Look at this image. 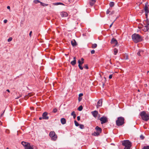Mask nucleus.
<instances>
[{"instance_id":"nucleus-1","label":"nucleus","mask_w":149,"mask_h":149,"mask_svg":"<svg viewBox=\"0 0 149 149\" xmlns=\"http://www.w3.org/2000/svg\"><path fill=\"white\" fill-rule=\"evenodd\" d=\"M132 37L133 40L135 43L140 42L142 40L141 36L138 34H133L132 35Z\"/></svg>"},{"instance_id":"nucleus-2","label":"nucleus","mask_w":149,"mask_h":149,"mask_svg":"<svg viewBox=\"0 0 149 149\" xmlns=\"http://www.w3.org/2000/svg\"><path fill=\"white\" fill-rule=\"evenodd\" d=\"M122 145L125 146L124 149H130L132 146V143L128 140H125L123 141Z\"/></svg>"},{"instance_id":"nucleus-3","label":"nucleus","mask_w":149,"mask_h":149,"mask_svg":"<svg viewBox=\"0 0 149 149\" xmlns=\"http://www.w3.org/2000/svg\"><path fill=\"white\" fill-rule=\"evenodd\" d=\"M116 125L118 126L123 125L125 123V119L122 117H120L117 118L116 121Z\"/></svg>"},{"instance_id":"nucleus-4","label":"nucleus","mask_w":149,"mask_h":149,"mask_svg":"<svg viewBox=\"0 0 149 149\" xmlns=\"http://www.w3.org/2000/svg\"><path fill=\"white\" fill-rule=\"evenodd\" d=\"M140 116L142 119L145 121H147L149 120V114L147 113L144 111L140 113Z\"/></svg>"},{"instance_id":"nucleus-5","label":"nucleus","mask_w":149,"mask_h":149,"mask_svg":"<svg viewBox=\"0 0 149 149\" xmlns=\"http://www.w3.org/2000/svg\"><path fill=\"white\" fill-rule=\"evenodd\" d=\"M50 137L51 138L52 140L55 141L57 138V136L54 131L51 132L49 134Z\"/></svg>"},{"instance_id":"nucleus-6","label":"nucleus","mask_w":149,"mask_h":149,"mask_svg":"<svg viewBox=\"0 0 149 149\" xmlns=\"http://www.w3.org/2000/svg\"><path fill=\"white\" fill-rule=\"evenodd\" d=\"M78 62L79 63L78 66L79 69L81 70H83V67L81 66V65L84 63V59L83 58H81V60L80 61V60H79Z\"/></svg>"},{"instance_id":"nucleus-7","label":"nucleus","mask_w":149,"mask_h":149,"mask_svg":"<svg viewBox=\"0 0 149 149\" xmlns=\"http://www.w3.org/2000/svg\"><path fill=\"white\" fill-rule=\"evenodd\" d=\"M100 120L101 121V124H103L107 122L108 121L107 118L105 116H103L101 117L100 119Z\"/></svg>"},{"instance_id":"nucleus-8","label":"nucleus","mask_w":149,"mask_h":149,"mask_svg":"<svg viewBox=\"0 0 149 149\" xmlns=\"http://www.w3.org/2000/svg\"><path fill=\"white\" fill-rule=\"evenodd\" d=\"M26 146L25 147V149H37V147L34 146H31L30 143H28Z\"/></svg>"},{"instance_id":"nucleus-9","label":"nucleus","mask_w":149,"mask_h":149,"mask_svg":"<svg viewBox=\"0 0 149 149\" xmlns=\"http://www.w3.org/2000/svg\"><path fill=\"white\" fill-rule=\"evenodd\" d=\"M47 114L48 113L46 112L43 113L42 115L43 119L45 120L48 119L49 117L47 116Z\"/></svg>"},{"instance_id":"nucleus-10","label":"nucleus","mask_w":149,"mask_h":149,"mask_svg":"<svg viewBox=\"0 0 149 149\" xmlns=\"http://www.w3.org/2000/svg\"><path fill=\"white\" fill-rule=\"evenodd\" d=\"M111 43L112 44H113L115 46H116L118 44V42L116 39L113 38L111 40Z\"/></svg>"},{"instance_id":"nucleus-11","label":"nucleus","mask_w":149,"mask_h":149,"mask_svg":"<svg viewBox=\"0 0 149 149\" xmlns=\"http://www.w3.org/2000/svg\"><path fill=\"white\" fill-rule=\"evenodd\" d=\"M146 25L144 26V31L146 32L149 29V24L148 22H146Z\"/></svg>"},{"instance_id":"nucleus-12","label":"nucleus","mask_w":149,"mask_h":149,"mask_svg":"<svg viewBox=\"0 0 149 149\" xmlns=\"http://www.w3.org/2000/svg\"><path fill=\"white\" fill-rule=\"evenodd\" d=\"M102 104V99L99 100L97 103V108H98L99 107L101 106Z\"/></svg>"},{"instance_id":"nucleus-13","label":"nucleus","mask_w":149,"mask_h":149,"mask_svg":"<svg viewBox=\"0 0 149 149\" xmlns=\"http://www.w3.org/2000/svg\"><path fill=\"white\" fill-rule=\"evenodd\" d=\"M91 113L93 115V116L96 118L97 117V115L98 113V111H92L91 112Z\"/></svg>"},{"instance_id":"nucleus-14","label":"nucleus","mask_w":149,"mask_h":149,"mask_svg":"<svg viewBox=\"0 0 149 149\" xmlns=\"http://www.w3.org/2000/svg\"><path fill=\"white\" fill-rule=\"evenodd\" d=\"M95 129L97 131V132H98L99 133H101L102 129L98 126H97L95 128Z\"/></svg>"},{"instance_id":"nucleus-15","label":"nucleus","mask_w":149,"mask_h":149,"mask_svg":"<svg viewBox=\"0 0 149 149\" xmlns=\"http://www.w3.org/2000/svg\"><path fill=\"white\" fill-rule=\"evenodd\" d=\"M74 60L70 62V64L73 66L76 63V57H74L73 58Z\"/></svg>"},{"instance_id":"nucleus-16","label":"nucleus","mask_w":149,"mask_h":149,"mask_svg":"<svg viewBox=\"0 0 149 149\" xmlns=\"http://www.w3.org/2000/svg\"><path fill=\"white\" fill-rule=\"evenodd\" d=\"M61 15L62 17H66L68 16V14L66 12H62L61 13Z\"/></svg>"},{"instance_id":"nucleus-17","label":"nucleus","mask_w":149,"mask_h":149,"mask_svg":"<svg viewBox=\"0 0 149 149\" xmlns=\"http://www.w3.org/2000/svg\"><path fill=\"white\" fill-rule=\"evenodd\" d=\"M147 4H148V3H146V4H145V8H144V9L145 11V13H149V11L148 10V7L147 6Z\"/></svg>"},{"instance_id":"nucleus-18","label":"nucleus","mask_w":149,"mask_h":149,"mask_svg":"<svg viewBox=\"0 0 149 149\" xmlns=\"http://www.w3.org/2000/svg\"><path fill=\"white\" fill-rule=\"evenodd\" d=\"M61 122L63 125L65 124L66 123V119L64 118H62L61 119Z\"/></svg>"},{"instance_id":"nucleus-19","label":"nucleus","mask_w":149,"mask_h":149,"mask_svg":"<svg viewBox=\"0 0 149 149\" xmlns=\"http://www.w3.org/2000/svg\"><path fill=\"white\" fill-rule=\"evenodd\" d=\"M96 0H90V5L91 6H93L96 1Z\"/></svg>"},{"instance_id":"nucleus-20","label":"nucleus","mask_w":149,"mask_h":149,"mask_svg":"<svg viewBox=\"0 0 149 149\" xmlns=\"http://www.w3.org/2000/svg\"><path fill=\"white\" fill-rule=\"evenodd\" d=\"M71 43L72 45L73 46H75L77 45L76 41L74 40L71 41Z\"/></svg>"},{"instance_id":"nucleus-21","label":"nucleus","mask_w":149,"mask_h":149,"mask_svg":"<svg viewBox=\"0 0 149 149\" xmlns=\"http://www.w3.org/2000/svg\"><path fill=\"white\" fill-rule=\"evenodd\" d=\"M33 95L31 93H29L28 94V95H26L24 97V99L25 100H26L27 98L29 97H30L31 96Z\"/></svg>"},{"instance_id":"nucleus-22","label":"nucleus","mask_w":149,"mask_h":149,"mask_svg":"<svg viewBox=\"0 0 149 149\" xmlns=\"http://www.w3.org/2000/svg\"><path fill=\"white\" fill-rule=\"evenodd\" d=\"M100 134V133H99L97 132H94L92 134V135L95 136H98Z\"/></svg>"},{"instance_id":"nucleus-23","label":"nucleus","mask_w":149,"mask_h":149,"mask_svg":"<svg viewBox=\"0 0 149 149\" xmlns=\"http://www.w3.org/2000/svg\"><path fill=\"white\" fill-rule=\"evenodd\" d=\"M143 50H140L137 53V55L139 56H141V54H143Z\"/></svg>"},{"instance_id":"nucleus-24","label":"nucleus","mask_w":149,"mask_h":149,"mask_svg":"<svg viewBox=\"0 0 149 149\" xmlns=\"http://www.w3.org/2000/svg\"><path fill=\"white\" fill-rule=\"evenodd\" d=\"M71 115L72 116H73L74 118L75 119V118L76 117V114H75V112L74 111H72L71 113Z\"/></svg>"},{"instance_id":"nucleus-25","label":"nucleus","mask_w":149,"mask_h":149,"mask_svg":"<svg viewBox=\"0 0 149 149\" xmlns=\"http://www.w3.org/2000/svg\"><path fill=\"white\" fill-rule=\"evenodd\" d=\"M97 45L96 44L94 43L92 44L91 47L93 48H95L97 47Z\"/></svg>"},{"instance_id":"nucleus-26","label":"nucleus","mask_w":149,"mask_h":149,"mask_svg":"<svg viewBox=\"0 0 149 149\" xmlns=\"http://www.w3.org/2000/svg\"><path fill=\"white\" fill-rule=\"evenodd\" d=\"M28 143L25 142L24 141H22L21 143V144H22V145L24 147L27 146L26 145L28 144Z\"/></svg>"},{"instance_id":"nucleus-27","label":"nucleus","mask_w":149,"mask_h":149,"mask_svg":"<svg viewBox=\"0 0 149 149\" xmlns=\"http://www.w3.org/2000/svg\"><path fill=\"white\" fill-rule=\"evenodd\" d=\"M114 55H116L118 52V50L116 48H114Z\"/></svg>"},{"instance_id":"nucleus-28","label":"nucleus","mask_w":149,"mask_h":149,"mask_svg":"<svg viewBox=\"0 0 149 149\" xmlns=\"http://www.w3.org/2000/svg\"><path fill=\"white\" fill-rule=\"evenodd\" d=\"M109 5L110 7H112L114 5V3L113 2H111L109 3Z\"/></svg>"},{"instance_id":"nucleus-29","label":"nucleus","mask_w":149,"mask_h":149,"mask_svg":"<svg viewBox=\"0 0 149 149\" xmlns=\"http://www.w3.org/2000/svg\"><path fill=\"white\" fill-rule=\"evenodd\" d=\"M40 4L43 6H46L48 5V4L44 3L42 2H40Z\"/></svg>"},{"instance_id":"nucleus-30","label":"nucleus","mask_w":149,"mask_h":149,"mask_svg":"<svg viewBox=\"0 0 149 149\" xmlns=\"http://www.w3.org/2000/svg\"><path fill=\"white\" fill-rule=\"evenodd\" d=\"M83 109V107L82 105L80 106L78 109V110L79 111H81Z\"/></svg>"},{"instance_id":"nucleus-31","label":"nucleus","mask_w":149,"mask_h":149,"mask_svg":"<svg viewBox=\"0 0 149 149\" xmlns=\"http://www.w3.org/2000/svg\"><path fill=\"white\" fill-rule=\"evenodd\" d=\"M79 127L81 129H83L84 128V125L82 124H79Z\"/></svg>"},{"instance_id":"nucleus-32","label":"nucleus","mask_w":149,"mask_h":149,"mask_svg":"<svg viewBox=\"0 0 149 149\" xmlns=\"http://www.w3.org/2000/svg\"><path fill=\"white\" fill-rule=\"evenodd\" d=\"M33 2L34 3L36 4H37L38 3L41 2L39 0H34L33 1Z\"/></svg>"},{"instance_id":"nucleus-33","label":"nucleus","mask_w":149,"mask_h":149,"mask_svg":"<svg viewBox=\"0 0 149 149\" xmlns=\"http://www.w3.org/2000/svg\"><path fill=\"white\" fill-rule=\"evenodd\" d=\"M74 123L75 124V125L76 126H78L79 125V123L76 121L75 120L74 121Z\"/></svg>"},{"instance_id":"nucleus-34","label":"nucleus","mask_w":149,"mask_h":149,"mask_svg":"<svg viewBox=\"0 0 149 149\" xmlns=\"http://www.w3.org/2000/svg\"><path fill=\"white\" fill-rule=\"evenodd\" d=\"M142 149H149V146H144L143 147Z\"/></svg>"},{"instance_id":"nucleus-35","label":"nucleus","mask_w":149,"mask_h":149,"mask_svg":"<svg viewBox=\"0 0 149 149\" xmlns=\"http://www.w3.org/2000/svg\"><path fill=\"white\" fill-rule=\"evenodd\" d=\"M84 68H85L86 69H88V67L87 64H86L84 66Z\"/></svg>"},{"instance_id":"nucleus-36","label":"nucleus","mask_w":149,"mask_h":149,"mask_svg":"<svg viewBox=\"0 0 149 149\" xmlns=\"http://www.w3.org/2000/svg\"><path fill=\"white\" fill-rule=\"evenodd\" d=\"M124 58L125 59H128V56L126 54L124 56Z\"/></svg>"},{"instance_id":"nucleus-37","label":"nucleus","mask_w":149,"mask_h":149,"mask_svg":"<svg viewBox=\"0 0 149 149\" xmlns=\"http://www.w3.org/2000/svg\"><path fill=\"white\" fill-rule=\"evenodd\" d=\"M57 109L56 108H54L53 109V112L54 113H56L57 111Z\"/></svg>"},{"instance_id":"nucleus-38","label":"nucleus","mask_w":149,"mask_h":149,"mask_svg":"<svg viewBox=\"0 0 149 149\" xmlns=\"http://www.w3.org/2000/svg\"><path fill=\"white\" fill-rule=\"evenodd\" d=\"M12 37H10L9 38H8V42H10L12 41Z\"/></svg>"},{"instance_id":"nucleus-39","label":"nucleus","mask_w":149,"mask_h":149,"mask_svg":"<svg viewBox=\"0 0 149 149\" xmlns=\"http://www.w3.org/2000/svg\"><path fill=\"white\" fill-rule=\"evenodd\" d=\"M140 138L142 140L144 139V137L143 135H141L140 136Z\"/></svg>"},{"instance_id":"nucleus-40","label":"nucleus","mask_w":149,"mask_h":149,"mask_svg":"<svg viewBox=\"0 0 149 149\" xmlns=\"http://www.w3.org/2000/svg\"><path fill=\"white\" fill-rule=\"evenodd\" d=\"M95 52V51L94 50H92L91 51V53L92 54H94Z\"/></svg>"},{"instance_id":"nucleus-41","label":"nucleus","mask_w":149,"mask_h":149,"mask_svg":"<svg viewBox=\"0 0 149 149\" xmlns=\"http://www.w3.org/2000/svg\"><path fill=\"white\" fill-rule=\"evenodd\" d=\"M110 12V11H109L108 9L107 11H106V14H108Z\"/></svg>"},{"instance_id":"nucleus-42","label":"nucleus","mask_w":149,"mask_h":149,"mask_svg":"<svg viewBox=\"0 0 149 149\" xmlns=\"http://www.w3.org/2000/svg\"><path fill=\"white\" fill-rule=\"evenodd\" d=\"M83 95V94L82 93H81L79 94V97H80Z\"/></svg>"},{"instance_id":"nucleus-43","label":"nucleus","mask_w":149,"mask_h":149,"mask_svg":"<svg viewBox=\"0 0 149 149\" xmlns=\"http://www.w3.org/2000/svg\"><path fill=\"white\" fill-rule=\"evenodd\" d=\"M53 4L54 5H59V3H58H58H53Z\"/></svg>"},{"instance_id":"nucleus-44","label":"nucleus","mask_w":149,"mask_h":149,"mask_svg":"<svg viewBox=\"0 0 149 149\" xmlns=\"http://www.w3.org/2000/svg\"><path fill=\"white\" fill-rule=\"evenodd\" d=\"M77 120H80V117L79 116H78L77 117Z\"/></svg>"},{"instance_id":"nucleus-45","label":"nucleus","mask_w":149,"mask_h":149,"mask_svg":"<svg viewBox=\"0 0 149 149\" xmlns=\"http://www.w3.org/2000/svg\"><path fill=\"white\" fill-rule=\"evenodd\" d=\"M112 75H110L109 76V78L110 79H111L112 78Z\"/></svg>"},{"instance_id":"nucleus-46","label":"nucleus","mask_w":149,"mask_h":149,"mask_svg":"<svg viewBox=\"0 0 149 149\" xmlns=\"http://www.w3.org/2000/svg\"><path fill=\"white\" fill-rule=\"evenodd\" d=\"M32 33V31H31L29 34V35L30 37H31V35Z\"/></svg>"},{"instance_id":"nucleus-47","label":"nucleus","mask_w":149,"mask_h":149,"mask_svg":"<svg viewBox=\"0 0 149 149\" xmlns=\"http://www.w3.org/2000/svg\"><path fill=\"white\" fill-rule=\"evenodd\" d=\"M3 22L5 23H6L7 22V20L6 19H5L3 21Z\"/></svg>"},{"instance_id":"nucleus-48","label":"nucleus","mask_w":149,"mask_h":149,"mask_svg":"<svg viewBox=\"0 0 149 149\" xmlns=\"http://www.w3.org/2000/svg\"><path fill=\"white\" fill-rule=\"evenodd\" d=\"M81 99H82L81 98H80V97H79L78 98V100H79V102L81 100Z\"/></svg>"},{"instance_id":"nucleus-49","label":"nucleus","mask_w":149,"mask_h":149,"mask_svg":"<svg viewBox=\"0 0 149 149\" xmlns=\"http://www.w3.org/2000/svg\"><path fill=\"white\" fill-rule=\"evenodd\" d=\"M58 3H59V5H64V4L62 3L58 2Z\"/></svg>"},{"instance_id":"nucleus-50","label":"nucleus","mask_w":149,"mask_h":149,"mask_svg":"<svg viewBox=\"0 0 149 149\" xmlns=\"http://www.w3.org/2000/svg\"><path fill=\"white\" fill-rule=\"evenodd\" d=\"M146 20L145 21V22H148V16H146Z\"/></svg>"},{"instance_id":"nucleus-51","label":"nucleus","mask_w":149,"mask_h":149,"mask_svg":"<svg viewBox=\"0 0 149 149\" xmlns=\"http://www.w3.org/2000/svg\"><path fill=\"white\" fill-rule=\"evenodd\" d=\"M148 13H145V15H146V16H148Z\"/></svg>"},{"instance_id":"nucleus-52","label":"nucleus","mask_w":149,"mask_h":149,"mask_svg":"<svg viewBox=\"0 0 149 149\" xmlns=\"http://www.w3.org/2000/svg\"><path fill=\"white\" fill-rule=\"evenodd\" d=\"M7 8L8 9H10V7L9 6H7Z\"/></svg>"},{"instance_id":"nucleus-53","label":"nucleus","mask_w":149,"mask_h":149,"mask_svg":"<svg viewBox=\"0 0 149 149\" xmlns=\"http://www.w3.org/2000/svg\"><path fill=\"white\" fill-rule=\"evenodd\" d=\"M113 24V23H112V24H111L110 25V26H109V27H110V28H111V26H112V25Z\"/></svg>"},{"instance_id":"nucleus-54","label":"nucleus","mask_w":149,"mask_h":149,"mask_svg":"<svg viewBox=\"0 0 149 149\" xmlns=\"http://www.w3.org/2000/svg\"><path fill=\"white\" fill-rule=\"evenodd\" d=\"M4 111L2 113V114L1 115V116L2 117L3 116V115L4 114Z\"/></svg>"},{"instance_id":"nucleus-55","label":"nucleus","mask_w":149,"mask_h":149,"mask_svg":"<svg viewBox=\"0 0 149 149\" xmlns=\"http://www.w3.org/2000/svg\"><path fill=\"white\" fill-rule=\"evenodd\" d=\"M114 13V12L113 11L111 13V14L112 15V14H113Z\"/></svg>"},{"instance_id":"nucleus-56","label":"nucleus","mask_w":149,"mask_h":149,"mask_svg":"<svg viewBox=\"0 0 149 149\" xmlns=\"http://www.w3.org/2000/svg\"><path fill=\"white\" fill-rule=\"evenodd\" d=\"M6 91L8 92H9V93H10V90H9V89H7L6 90Z\"/></svg>"},{"instance_id":"nucleus-57","label":"nucleus","mask_w":149,"mask_h":149,"mask_svg":"<svg viewBox=\"0 0 149 149\" xmlns=\"http://www.w3.org/2000/svg\"><path fill=\"white\" fill-rule=\"evenodd\" d=\"M42 119H43L42 117H40L39 118V120H42Z\"/></svg>"},{"instance_id":"nucleus-58","label":"nucleus","mask_w":149,"mask_h":149,"mask_svg":"<svg viewBox=\"0 0 149 149\" xmlns=\"http://www.w3.org/2000/svg\"><path fill=\"white\" fill-rule=\"evenodd\" d=\"M6 149H9V148L8 147H7L6 148Z\"/></svg>"},{"instance_id":"nucleus-59","label":"nucleus","mask_w":149,"mask_h":149,"mask_svg":"<svg viewBox=\"0 0 149 149\" xmlns=\"http://www.w3.org/2000/svg\"><path fill=\"white\" fill-rule=\"evenodd\" d=\"M18 98H19V97H17V98H16V99H18Z\"/></svg>"},{"instance_id":"nucleus-60","label":"nucleus","mask_w":149,"mask_h":149,"mask_svg":"<svg viewBox=\"0 0 149 149\" xmlns=\"http://www.w3.org/2000/svg\"><path fill=\"white\" fill-rule=\"evenodd\" d=\"M138 91H140L139 90H138Z\"/></svg>"},{"instance_id":"nucleus-61","label":"nucleus","mask_w":149,"mask_h":149,"mask_svg":"<svg viewBox=\"0 0 149 149\" xmlns=\"http://www.w3.org/2000/svg\"><path fill=\"white\" fill-rule=\"evenodd\" d=\"M148 72H149V71Z\"/></svg>"},{"instance_id":"nucleus-62","label":"nucleus","mask_w":149,"mask_h":149,"mask_svg":"<svg viewBox=\"0 0 149 149\" xmlns=\"http://www.w3.org/2000/svg\"><path fill=\"white\" fill-rule=\"evenodd\" d=\"M148 23L149 24V21L148 22Z\"/></svg>"}]
</instances>
